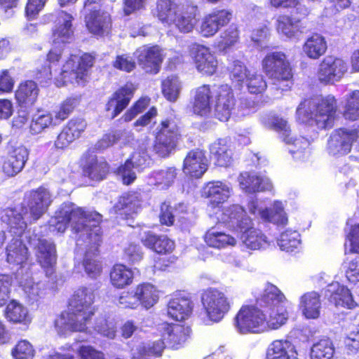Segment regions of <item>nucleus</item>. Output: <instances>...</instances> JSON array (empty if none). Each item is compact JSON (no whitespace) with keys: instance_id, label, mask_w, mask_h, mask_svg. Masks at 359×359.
<instances>
[{"instance_id":"10","label":"nucleus","mask_w":359,"mask_h":359,"mask_svg":"<svg viewBox=\"0 0 359 359\" xmlns=\"http://www.w3.org/2000/svg\"><path fill=\"white\" fill-rule=\"evenodd\" d=\"M356 133L353 130L340 128L334 130L327 140V150L334 156L347 154L352 147L358 151L359 144L355 141Z\"/></svg>"},{"instance_id":"5","label":"nucleus","mask_w":359,"mask_h":359,"mask_svg":"<svg viewBox=\"0 0 359 359\" xmlns=\"http://www.w3.org/2000/svg\"><path fill=\"white\" fill-rule=\"evenodd\" d=\"M93 56L89 54H84L81 57L72 55L63 65L60 76L56 78V86L61 87L67 83L84 84L88 69L93 65Z\"/></svg>"},{"instance_id":"42","label":"nucleus","mask_w":359,"mask_h":359,"mask_svg":"<svg viewBox=\"0 0 359 359\" xmlns=\"http://www.w3.org/2000/svg\"><path fill=\"white\" fill-rule=\"evenodd\" d=\"M204 239L208 246L217 249L233 247L236 244L235 238L224 232L218 231L215 227L210 229L205 233Z\"/></svg>"},{"instance_id":"41","label":"nucleus","mask_w":359,"mask_h":359,"mask_svg":"<svg viewBox=\"0 0 359 359\" xmlns=\"http://www.w3.org/2000/svg\"><path fill=\"white\" fill-rule=\"evenodd\" d=\"M294 346L287 340H276L268 348L267 359H297Z\"/></svg>"},{"instance_id":"31","label":"nucleus","mask_w":359,"mask_h":359,"mask_svg":"<svg viewBox=\"0 0 359 359\" xmlns=\"http://www.w3.org/2000/svg\"><path fill=\"white\" fill-rule=\"evenodd\" d=\"M232 191V187L229 183L217 181L206 185L204 194L209 199L212 207L215 208L226 201Z\"/></svg>"},{"instance_id":"48","label":"nucleus","mask_w":359,"mask_h":359,"mask_svg":"<svg viewBox=\"0 0 359 359\" xmlns=\"http://www.w3.org/2000/svg\"><path fill=\"white\" fill-rule=\"evenodd\" d=\"M176 177V169L170 167L153 172L150 176L149 182L157 189L166 190L173 184Z\"/></svg>"},{"instance_id":"57","label":"nucleus","mask_w":359,"mask_h":359,"mask_svg":"<svg viewBox=\"0 0 359 359\" xmlns=\"http://www.w3.org/2000/svg\"><path fill=\"white\" fill-rule=\"evenodd\" d=\"M238 39L237 27L235 25H231L220 34L217 41V48L219 51H226L238 42Z\"/></svg>"},{"instance_id":"3","label":"nucleus","mask_w":359,"mask_h":359,"mask_svg":"<svg viewBox=\"0 0 359 359\" xmlns=\"http://www.w3.org/2000/svg\"><path fill=\"white\" fill-rule=\"evenodd\" d=\"M337 110V100L333 95H329L304 100L298 106L296 114L300 122L327 129L333 127Z\"/></svg>"},{"instance_id":"9","label":"nucleus","mask_w":359,"mask_h":359,"mask_svg":"<svg viewBox=\"0 0 359 359\" xmlns=\"http://www.w3.org/2000/svg\"><path fill=\"white\" fill-rule=\"evenodd\" d=\"M271 125L276 130L281 133L283 141L292 144L289 151L295 159L304 161L309 157L311 153L309 149V142L304 137L294 140L292 137H290V128L286 120L275 116L272 118Z\"/></svg>"},{"instance_id":"34","label":"nucleus","mask_w":359,"mask_h":359,"mask_svg":"<svg viewBox=\"0 0 359 359\" xmlns=\"http://www.w3.org/2000/svg\"><path fill=\"white\" fill-rule=\"evenodd\" d=\"M196 6H181L180 11L174 18L172 27H175L182 33L191 32L196 23Z\"/></svg>"},{"instance_id":"26","label":"nucleus","mask_w":359,"mask_h":359,"mask_svg":"<svg viewBox=\"0 0 359 359\" xmlns=\"http://www.w3.org/2000/svg\"><path fill=\"white\" fill-rule=\"evenodd\" d=\"M238 180L241 189L249 194L268 191L272 188L268 177L258 175L255 172H242Z\"/></svg>"},{"instance_id":"60","label":"nucleus","mask_w":359,"mask_h":359,"mask_svg":"<svg viewBox=\"0 0 359 359\" xmlns=\"http://www.w3.org/2000/svg\"><path fill=\"white\" fill-rule=\"evenodd\" d=\"M93 329L109 339H114L116 336L115 323L112 320H107L104 316H100L96 319Z\"/></svg>"},{"instance_id":"51","label":"nucleus","mask_w":359,"mask_h":359,"mask_svg":"<svg viewBox=\"0 0 359 359\" xmlns=\"http://www.w3.org/2000/svg\"><path fill=\"white\" fill-rule=\"evenodd\" d=\"M264 313L266 314V323L268 324L266 330L278 329L287 320V312L285 305L264 309Z\"/></svg>"},{"instance_id":"11","label":"nucleus","mask_w":359,"mask_h":359,"mask_svg":"<svg viewBox=\"0 0 359 359\" xmlns=\"http://www.w3.org/2000/svg\"><path fill=\"white\" fill-rule=\"evenodd\" d=\"M348 70L347 63L341 58L325 57L319 65L318 79L321 83L333 84L339 81Z\"/></svg>"},{"instance_id":"16","label":"nucleus","mask_w":359,"mask_h":359,"mask_svg":"<svg viewBox=\"0 0 359 359\" xmlns=\"http://www.w3.org/2000/svg\"><path fill=\"white\" fill-rule=\"evenodd\" d=\"M232 12L226 9H215L202 19L200 32L205 37L214 36L222 27L229 23Z\"/></svg>"},{"instance_id":"63","label":"nucleus","mask_w":359,"mask_h":359,"mask_svg":"<svg viewBox=\"0 0 359 359\" xmlns=\"http://www.w3.org/2000/svg\"><path fill=\"white\" fill-rule=\"evenodd\" d=\"M250 73L251 72L247 69L242 62L236 60L233 62V67H231L230 76L233 82H236L240 85L245 82Z\"/></svg>"},{"instance_id":"50","label":"nucleus","mask_w":359,"mask_h":359,"mask_svg":"<svg viewBox=\"0 0 359 359\" xmlns=\"http://www.w3.org/2000/svg\"><path fill=\"white\" fill-rule=\"evenodd\" d=\"M54 116L48 111H38L33 115L29 126L30 133L33 135H38L46 129L57 126Z\"/></svg>"},{"instance_id":"47","label":"nucleus","mask_w":359,"mask_h":359,"mask_svg":"<svg viewBox=\"0 0 359 359\" xmlns=\"http://www.w3.org/2000/svg\"><path fill=\"white\" fill-rule=\"evenodd\" d=\"M327 50L325 39L318 34H314L309 37L303 46V51L311 59H318Z\"/></svg>"},{"instance_id":"14","label":"nucleus","mask_w":359,"mask_h":359,"mask_svg":"<svg viewBox=\"0 0 359 359\" xmlns=\"http://www.w3.org/2000/svg\"><path fill=\"white\" fill-rule=\"evenodd\" d=\"M29 243L35 250L37 262L47 275L52 274L57 262L55 245L45 238H31Z\"/></svg>"},{"instance_id":"2","label":"nucleus","mask_w":359,"mask_h":359,"mask_svg":"<svg viewBox=\"0 0 359 359\" xmlns=\"http://www.w3.org/2000/svg\"><path fill=\"white\" fill-rule=\"evenodd\" d=\"M95 290L91 286H83L74 291L69 302L68 310L56 319L55 327L60 334L69 331H85L87 324L94 315L93 304Z\"/></svg>"},{"instance_id":"59","label":"nucleus","mask_w":359,"mask_h":359,"mask_svg":"<svg viewBox=\"0 0 359 359\" xmlns=\"http://www.w3.org/2000/svg\"><path fill=\"white\" fill-rule=\"evenodd\" d=\"M277 243L281 250L292 252L300 245V234L297 231L287 230L280 234Z\"/></svg>"},{"instance_id":"52","label":"nucleus","mask_w":359,"mask_h":359,"mask_svg":"<svg viewBox=\"0 0 359 359\" xmlns=\"http://www.w3.org/2000/svg\"><path fill=\"white\" fill-rule=\"evenodd\" d=\"M245 219H250L246 215L245 210L239 205H232L224 209L220 219L224 223L236 225L241 231L240 223Z\"/></svg>"},{"instance_id":"55","label":"nucleus","mask_w":359,"mask_h":359,"mask_svg":"<svg viewBox=\"0 0 359 359\" xmlns=\"http://www.w3.org/2000/svg\"><path fill=\"white\" fill-rule=\"evenodd\" d=\"M162 93L170 102H176L182 89L181 82L177 76L171 75L162 81Z\"/></svg>"},{"instance_id":"18","label":"nucleus","mask_w":359,"mask_h":359,"mask_svg":"<svg viewBox=\"0 0 359 359\" xmlns=\"http://www.w3.org/2000/svg\"><path fill=\"white\" fill-rule=\"evenodd\" d=\"M195 67L198 72L205 76H212L216 73L218 61L210 48L195 45L191 52Z\"/></svg>"},{"instance_id":"13","label":"nucleus","mask_w":359,"mask_h":359,"mask_svg":"<svg viewBox=\"0 0 359 359\" xmlns=\"http://www.w3.org/2000/svg\"><path fill=\"white\" fill-rule=\"evenodd\" d=\"M215 116L221 121H227L235 107V98L231 88L228 85L217 86L214 89Z\"/></svg>"},{"instance_id":"53","label":"nucleus","mask_w":359,"mask_h":359,"mask_svg":"<svg viewBox=\"0 0 359 359\" xmlns=\"http://www.w3.org/2000/svg\"><path fill=\"white\" fill-rule=\"evenodd\" d=\"M143 194L141 192H131L120 198L118 208L130 215L137 212L142 207Z\"/></svg>"},{"instance_id":"29","label":"nucleus","mask_w":359,"mask_h":359,"mask_svg":"<svg viewBox=\"0 0 359 359\" xmlns=\"http://www.w3.org/2000/svg\"><path fill=\"white\" fill-rule=\"evenodd\" d=\"M325 295L336 306L353 309L356 305L350 290L337 282L327 285Z\"/></svg>"},{"instance_id":"36","label":"nucleus","mask_w":359,"mask_h":359,"mask_svg":"<svg viewBox=\"0 0 359 359\" xmlns=\"http://www.w3.org/2000/svg\"><path fill=\"white\" fill-rule=\"evenodd\" d=\"M144 246L158 254L170 253L175 248L174 242L164 235H156L150 231L142 238Z\"/></svg>"},{"instance_id":"49","label":"nucleus","mask_w":359,"mask_h":359,"mask_svg":"<svg viewBox=\"0 0 359 359\" xmlns=\"http://www.w3.org/2000/svg\"><path fill=\"white\" fill-rule=\"evenodd\" d=\"M7 262L19 265L23 264L28 258V250L18 238H13L6 248Z\"/></svg>"},{"instance_id":"40","label":"nucleus","mask_w":359,"mask_h":359,"mask_svg":"<svg viewBox=\"0 0 359 359\" xmlns=\"http://www.w3.org/2000/svg\"><path fill=\"white\" fill-rule=\"evenodd\" d=\"M257 302L260 306L264 307V309H269L279 305H285V297L276 286L269 283L261 297L257 298Z\"/></svg>"},{"instance_id":"17","label":"nucleus","mask_w":359,"mask_h":359,"mask_svg":"<svg viewBox=\"0 0 359 359\" xmlns=\"http://www.w3.org/2000/svg\"><path fill=\"white\" fill-rule=\"evenodd\" d=\"M27 208L34 221L39 219L47 210L52 202L50 191L44 188L39 187L32 190L26 195Z\"/></svg>"},{"instance_id":"44","label":"nucleus","mask_w":359,"mask_h":359,"mask_svg":"<svg viewBox=\"0 0 359 359\" xmlns=\"http://www.w3.org/2000/svg\"><path fill=\"white\" fill-rule=\"evenodd\" d=\"M135 290L141 306L147 309L151 308L158 301L159 292L156 286L149 283L139 284Z\"/></svg>"},{"instance_id":"43","label":"nucleus","mask_w":359,"mask_h":359,"mask_svg":"<svg viewBox=\"0 0 359 359\" xmlns=\"http://www.w3.org/2000/svg\"><path fill=\"white\" fill-rule=\"evenodd\" d=\"M191 310V302L187 298H175L170 300L168 304V315L177 321L187 319Z\"/></svg>"},{"instance_id":"15","label":"nucleus","mask_w":359,"mask_h":359,"mask_svg":"<svg viewBox=\"0 0 359 359\" xmlns=\"http://www.w3.org/2000/svg\"><path fill=\"white\" fill-rule=\"evenodd\" d=\"M28 157L29 151L25 146H11L2 163V172L8 177L17 175L24 168Z\"/></svg>"},{"instance_id":"21","label":"nucleus","mask_w":359,"mask_h":359,"mask_svg":"<svg viewBox=\"0 0 359 359\" xmlns=\"http://www.w3.org/2000/svg\"><path fill=\"white\" fill-rule=\"evenodd\" d=\"M81 165L84 175L93 180H102L108 172L107 163L90 150L83 154Z\"/></svg>"},{"instance_id":"58","label":"nucleus","mask_w":359,"mask_h":359,"mask_svg":"<svg viewBox=\"0 0 359 359\" xmlns=\"http://www.w3.org/2000/svg\"><path fill=\"white\" fill-rule=\"evenodd\" d=\"M80 98L78 96L69 97L65 100L53 111L56 124L61 123L72 113L79 104Z\"/></svg>"},{"instance_id":"7","label":"nucleus","mask_w":359,"mask_h":359,"mask_svg":"<svg viewBox=\"0 0 359 359\" xmlns=\"http://www.w3.org/2000/svg\"><path fill=\"white\" fill-rule=\"evenodd\" d=\"M154 151L160 157L168 156L176 148L180 134L173 121L165 120L156 128Z\"/></svg>"},{"instance_id":"6","label":"nucleus","mask_w":359,"mask_h":359,"mask_svg":"<svg viewBox=\"0 0 359 359\" xmlns=\"http://www.w3.org/2000/svg\"><path fill=\"white\" fill-rule=\"evenodd\" d=\"M266 314L253 306H243L234 318V326L241 334L266 331Z\"/></svg>"},{"instance_id":"30","label":"nucleus","mask_w":359,"mask_h":359,"mask_svg":"<svg viewBox=\"0 0 359 359\" xmlns=\"http://www.w3.org/2000/svg\"><path fill=\"white\" fill-rule=\"evenodd\" d=\"M135 90L133 84L126 83L112 95L107 104V111L113 109L112 118H115L128 106Z\"/></svg>"},{"instance_id":"4","label":"nucleus","mask_w":359,"mask_h":359,"mask_svg":"<svg viewBox=\"0 0 359 359\" xmlns=\"http://www.w3.org/2000/svg\"><path fill=\"white\" fill-rule=\"evenodd\" d=\"M263 72L276 88L287 90L292 85V72L286 55L281 51L268 53L262 61Z\"/></svg>"},{"instance_id":"46","label":"nucleus","mask_w":359,"mask_h":359,"mask_svg":"<svg viewBox=\"0 0 359 359\" xmlns=\"http://www.w3.org/2000/svg\"><path fill=\"white\" fill-rule=\"evenodd\" d=\"M39 88L33 81L20 83L15 92V98L20 105H32L37 99Z\"/></svg>"},{"instance_id":"25","label":"nucleus","mask_w":359,"mask_h":359,"mask_svg":"<svg viewBox=\"0 0 359 359\" xmlns=\"http://www.w3.org/2000/svg\"><path fill=\"white\" fill-rule=\"evenodd\" d=\"M72 16L64 11L58 13L57 22L53 31V42L55 46L69 43L73 36Z\"/></svg>"},{"instance_id":"33","label":"nucleus","mask_w":359,"mask_h":359,"mask_svg":"<svg viewBox=\"0 0 359 359\" xmlns=\"http://www.w3.org/2000/svg\"><path fill=\"white\" fill-rule=\"evenodd\" d=\"M4 316L11 323L26 327H28L32 321V316L28 309L16 300H12L7 304Z\"/></svg>"},{"instance_id":"24","label":"nucleus","mask_w":359,"mask_h":359,"mask_svg":"<svg viewBox=\"0 0 359 359\" xmlns=\"http://www.w3.org/2000/svg\"><path fill=\"white\" fill-rule=\"evenodd\" d=\"M208 169V159L203 150L190 151L184 160L183 171L193 177H201Z\"/></svg>"},{"instance_id":"56","label":"nucleus","mask_w":359,"mask_h":359,"mask_svg":"<svg viewBox=\"0 0 359 359\" xmlns=\"http://www.w3.org/2000/svg\"><path fill=\"white\" fill-rule=\"evenodd\" d=\"M343 116L349 121L359 120V90H355L346 95Z\"/></svg>"},{"instance_id":"45","label":"nucleus","mask_w":359,"mask_h":359,"mask_svg":"<svg viewBox=\"0 0 359 359\" xmlns=\"http://www.w3.org/2000/svg\"><path fill=\"white\" fill-rule=\"evenodd\" d=\"M133 278V270L123 264H115L110 272V282L114 287L118 289L130 285Z\"/></svg>"},{"instance_id":"62","label":"nucleus","mask_w":359,"mask_h":359,"mask_svg":"<svg viewBox=\"0 0 359 359\" xmlns=\"http://www.w3.org/2000/svg\"><path fill=\"white\" fill-rule=\"evenodd\" d=\"M12 355L15 359H32L34 350L29 341L21 340L12 350Z\"/></svg>"},{"instance_id":"38","label":"nucleus","mask_w":359,"mask_h":359,"mask_svg":"<svg viewBox=\"0 0 359 359\" xmlns=\"http://www.w3.org/2000/svg\"><path fill=\"white\" fill-rule=\"evenodd\" d=\"M305 26L300 20L281 15L277 20L278 32L289 39L297 38L304 32Z\"/></svg>"},{"instance_id":"23","label":"nucleus","mask_w":359,"mask_h":359,"mask_svg":"<svg viewBox=\"0 0 359 359\" xmlns=\"http://www.w3.org/2000/svg\"><path fill=\"white\" fill-rule=\"evenodd\" d=\"M87 123L81 118H72L58 135L55 145L58 149L68 147L76 139L79 138L86 128Z\"/></svg>"},{"instance_id":"22","label":"nucleus","mask_w":359,"mask_h":359,"mask_svg":"<svg viewBox=\"0 0 359 359\" xmlns=\"http://www.w3.org/2000/svg\"><path fill=\"white\" fill-rule=\"evenodd\" d=\"M251 219H245L240 223L241 240L243 244L250 250H259L268 245L266 236L259 230L253 227Z\"/></svg>"},{"instance_id":"54","label":"nucleus","mask_w":359,"mask_h":359,"mask_svg":"<svg viewBox=\"0 0 359 359\" xmlns=\"http://www.w3.org/2000/svg\"><path fill=\"white\" fill-rule=\"evenodd\" d=\"M334 351L332 341L328 338L322 339L312 346L310 353L311 359H331Z\"/></svg>"},{"instance_id":"37","label":"nucleus","mask_w":359,"mask_h":359,"mask_svg":"<svg viewBox=\"0 0 359 359\" xmlns=\"http://www.w3.org/2000/svg\"><path fill=\"white\" fill-rule=\"evenodd\" d=\"M210 151L215 163L219 166H228L232 160V150L226 139H218L211 144Z\"/></svg>"},{"instance_id":"28","label":"nucleus","mask_w":359,"mask_h":359,"mask_svg":"<svg viewBox=\"0 0 359 359\" xmlns=\"http://www.w3.org/2000/svg\"><path fill=\"white\" fill-rule=\"evenodd\" d=\"M217 85H203L195 90L193 111L201 116H208L211 111L210 98H215L214 89Z\"/></svg>"},{"instance_id":"27","label":"nucleus","mask_w":359,"mask_h":359,"mask_svg":"<svg viewBox=\"0 0 359 359\" xmlns=\"http://www.w3.org/2000/svg\"><path fill=\"white\" fill-rule=\"evenodd\" d=\"M161 330L167 347L173 349H178L186 341L189 332L188 327L168 323L162 324Z\"/></svg>"},{"instance_id":"35","label":"nucleus","mask_w":359,"mask_h":359,"mask_svg":"<svg viewBox=\"0 0 359 359\" xmlns=\"http://www.w3.org/2000/svg\"><path fill=\"white\" fill-rule=\"evenodd\" d=\"M320 296L316 292H309L303 294L299 301V309L307 319H316L321 309Z\"/></svg>"},{"instance_id":"64","label":"nucleus","mask_w":359,"mask_h":359,"mask_svg":"<svg viewBox=\"0 0 359 359\" xmlns=\"http://www.w3.org/2000/svg\"><path fill=\"white\" fill-rule=\"evenodd\" d=\"M118 305L124 309H137L140 304L136 292L134 289L131 292H123L118 298Z\"/></svg>"},{"instance_id":"20","label":"nucleus","mask_w":359,"mask_h":359,"mask_svg":"<svg viewBox=\"0 0 359 359\" xmlns=\"http://www.w3.org/2000/svg\"><path fill=\"white\" fill-rule=\"evenodd\" d=\"M249 212L255 217H260L263 220L272 222L277 225H285L287 218L280 202H275L271 209H262L257 201H250L248 205Z\"/></svg>"},{"instance_id":"8","label":"nucleus","mask_w":359,"mask_h":359,"mask_svg":"<svg viewBox=\"0 0 359 359\" xmlns=\"http://www.w3.org/2000/svg\"><path fill=\"white\" fill-rule=\"evenodd\" d=\"M201 301L208 318L213 322L220 321L231 308V302L227 296L216 289L204 292Z\"/></svg>"},{"instance_id":"39","label":"nucleus","mask_w":359,"mask_h":359,"mask_svg":"<svg viewBox=\"0 0 359 359\" xmlns=\"http://www.w3.org/2000/svg\"><path fill=\"white\" fill-rule=\"evenodd\" d=\"M180 7L177 0H157L156 17L165 26L171 27Z\"/></svg>"},{"instance_id":"61","label":"nucleus","mask_w":359,"mask_h":359,"mask_svg":"<svg viewBox=\"0 0 359 359\" xmlns=\"http://www.w3.org/2000/svg\"><path fill=\"white\" fill-rule=\"evenodd\" d=\"M245 83L249 92L252 94L262 93L267 86L263 76L255 72H251Z\"/></svg>"},{"instance_id":"1","label":"nucleus","mask_w":359,"mask_h":359,"mask_svg":"<svg viewBox=\"0 0 359 359\" xmlns=\"http://www.w3.org/2000/svg\"><path fill=\"white\" fill-rule=\"evenodd\" d=\"M102 215L97 212L85 211L75 204L67 202L61 205L56 211L55 215L48 222L50 232L63 233L69 224L76 233H81L76 245H81V241L88 240V243L93 245V250L86 252L83 266L87 275L95 278L100 275L102 266L95 259L97 245L101 241L100 228Z\"/></svg>"},{"instance_id":"12","label":"nucleus","mask_w":359,"mask_h":359,"mask_svg":"<svg viewBox=\"0 0 359 359\" xmlns=\"http://www.w3.org/2000/svg\"><path fill=\"white\" fill-rule=\"evenodd\" d=\"M1 219L8 226L10 231L18 236L25 231L28 223L34 221L29 215V210L24 205L4 210Z\"/></svg>"},{"instance_id":"32","label":"nucleus","mask_w":359,"mask_h":359,"mask_svg":"<svg viewBox=\"0 0 359 359\" xmlns=\"http://www.w3.org/2000/svg\"><path fill=\"white\" fill-rule=\"evenodd\" d=\"M86 23L88 30L96 35L107 34L111 27V18L107 12L94 10L86 15Z\"/></svg>"},{"instance_id":"19","label":"nucleus","mask_w":359,"mask_h":359,"mask_svg":"<svg viewBox=\"0 0 359 359\" xmlns=\"http://www.w3.org/2000/svg\"><path fill=\"white\" fill-rule=\"evenodd\" d=\"M140 66L147 73L157 74L163 59L162 50L158 46H144L135 53Z\"/></svg>"}]
</instances>
